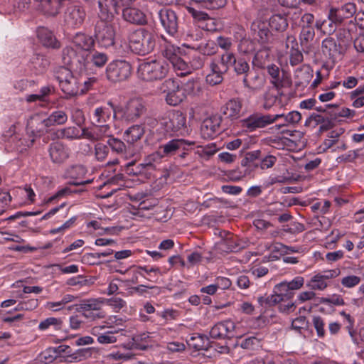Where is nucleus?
I'll use <instances>...</instances> for the list:
<instances>
[{"instance_id": "3c124183", "label": "nucleus", "mask_w": 364, "mask_h": 364, "mask_svg": "<svg viewBox=\"0 0 364 364\" xmlns=\"http://www.w3.org/2000/svg\"><path fill=\"white\" fill-rule=\"evenodd\" d=\"M257 300L258 304L264 309L270 308L280 304L277 296H275L274 293L270 295L265 294L264 296H258Z\"/></svg>"}, {"instance_id": "c03bdc74", "label": "nucleus", "mask_w": 364, "mask_h": 364, "mask_svg": "<svg viewBox=\"0 0 364 364\" xmlns=\"http://www.w3.org/2000/svg\"><path fill=\"white\" fill-rule=\"evenodd\" d=\"M62 320L59 318L49 317L41 321L38 325V329L40 331H46L50 329L51 327L55 331L61 329L62 328Z\"/></svg>"}, {"instance_id": "de8ad7c7", "label": "nucleus", "mask_w": 364, "mask_h": 364, "mask_svg": "<svg viewBox=\"0 0 364 364\" xmlns=\"http://www.w3.org/2000/svg\"><path fill=\"white\" fill-rule=\"evenodd\" d=\"M34 139H26L18 136V139L14 142H11V149L17 152L22 153L33 145Z\"/></svg>"}, {"instance_id": "1a4fd4ad", "label": "nucleus", "mask_w": 364, "mask_h": 364, "mask_svg": "<svg viewBox=\"0 0 364 364\" xmlns=\"http://www.w3.org/2000/svg\"><path fill=\"white\" fill-rule=\"evenodd\" d=\"M235 323L227 319L216 323L210 330V337L216 340H230L236 336Z\"/></svg>"}, {"instance_id": "72a5a7b5", "label": "nucleus", "mask_w": 364, "mask_h": 364, "mask_svg": "<svg viewBox=\"0 0 364 364\" xmlns=\"http://www.w3.org/2000/svg\"><path fill=\"white\" fill-rule=\"evenodd\" d=\"M273 293L277 296L279 303L291 300L294 297V294L287 288L286 280L276 284L274 287Z\"/></svg>"}, {"instance_id": "412c9836", "label": "nucleus", "mask_w": 364, "mask_h": 364, "mask_svg": "<svg viewBox=\"0 0 364 364\" xmlns=\"http://www.w3.org/2000/svg\"><path fill=\"white\" fill-rule=\"evenodd\" d=\"M242 108V100L239 98H232L221 107L220 112L226 118L234 120L240 117Z\"/></svg>"}, {"instance_id": "f257e3e1", "label": "nucleus", "mask_w": 364, "mask_h": 364, "mask_svg": "<svg viewBox=\"0 0 364 364\" xmlns=\"http://www.w3.org/2000/svg\"><path fill=\"white\" fill-rule=\"evenodd\" d=\"M135 0H98L99 20L95 26V36L102 47L108 48L114 43V31L108 23L123 6L129 5Z\"/></svg>"}, {"instance_id": "864d4df0", "label": "nucleus", "mask_w": 364, "mask_h": 364, "mask_svg": "<svg viewBox=\"0 0 364 364\" xmlns=\"http://www.w3.org/2000/svg\"><path fill=\"white\" fill-rule=\"evenodd\" d=\"M312 324L316 331L318 338H323L326 335L325 318L320 316H313Z\"/></svg>"}, {"instance_id": "6e6552de", "label": "nucleus", "mask_w": 364, "mask_h": 364, "mask_svg": "<svg viewBox=\"0 0 364 364\" xmlns=\"http://www.w3.org/2000/svg\"><path fill=\"white\" fill-rule=\"evenodd\" d=\"M55 78L59 82L61 90L69 96H74L78 93L79 82L73 75L71 70H58Z\"/></svg>"}, {"instance_id": "bb28decb", "label": "nucleus", "mask_w": 364, "mask_h": 364, "mask_svg": "<svg viewBox=\"0 0 364 364\" xmlns=\"http://www.w3.org/2000/svg\"><path fill=\"white\" fill-rule=\"evenodd\" d=\"M55 137L58 139H68L70 141L84 139L82 129L80 130L74 126L67 127L58 129L55 132Z\"/></svg>"}, {"instance_id": "680f3d73", "label": "nucleus", "mask_w": 364, "mask_h": 364, "mask_svg": "<svg viewBox=\"0 0 364 364\" xmlns=\"http://www.w3.org/2000/svg\"><path fill=\"white\" fill-rule=\"evenodd\" d=\"M222 73L216 70H209V73L206 74L205 80L210 85H215L223 81Z\"/></svg>"}, {"instance_id": "39448f33", "label": "nucleus", "mask_w": 364, "mask_h": 364, "mask_svg": "<svg viewBox=\"0 0 364 364\" xmlns=\"http://www.w3.org/2000/svg\"><path fill=\"white\" fill-rule=\"evenodd\" d=\"M321 50L324 55L328 56L329 61L328 65H323L322 68H331L336 65V63L342 59L343 48L340 43L331 37L328 36L323 40L321 43Z\"/></svg>"}, {"instance_id": "423d86ee", "label": "nucleus", "mask_w": 364, "mask_h": 364, "mask_svg": "<svg viewBox=\"0 0 364 364\" xmlns=\"http://www.w3.org/2000/svg\"><path fill=\"white\" fill-rule=\"evenodd\" d=\"M86 12L83 6L80 4L69 3L63 14L65 24L68 28H78L84 23Z\"/></svg>"}, {"instance_id": "f03ea898", "label": "nucleus", "mask_w": 364, "mask_h": 364, "mask_svg": "<svg viewBox=\"0 0 364 364\" xmlns=\"http://www.w3.org/2000/svg\"><path fill=\"white\" fill-rule=\"evenodd\" d=\"M268 73L271 76V82L276 87V93L269 91L265 94L264 107L266 109H269L278 100L281 102L284 95L279 92V88L289 87L291 84V77L289 70H268Z\"/></svg>"}, {"instance_id": "69168bd1", "label": "nucleus", "mask_w": 364, "mask_h": 364, "mask_svg": "<svg viewBox=\"0 0 364 364\" xmlns=\"http://www.w3.org/2000/svg\"><path fill=\"white\" fill-rule=\"evenodd\" d=\"M259 344V340L255 336H250L242 340L238 344L242 348L246 350H254Z\"/></svg>"}, {"instance_id": "aec40b11", "label": "nucleus", "mask_w": 364, "mask_h": 364, "mask_svg": "<svg viewBox=\"0 0 364 364\" xmlns=\"http://www.w3.org/2000/svg\"><path fill=\"white\" fill-rule=\"evenodd\" d=\"M186 139H172L167 142L161 144L159 150L163 157H172L179 153L180 149H183L186 145Z\"/></svg>"}, {"instance_id": "6ab92c4d", "label": "nucleus", "mask_w": 364, "mask_h": 364, "mask_svg": "<svg viewBox=\"0 0 364 364\" xmlns=\"http://www.w3.org/2000/svg\"><path fill=\"white\" fill-rule=\"evenodd\" d=\"M268 26V23L260 20L254 21L251 25V31L254 38L262 45L267 43L272 37Z\"/></svg>"}, {"instance_id": "9d476101", "label": "nucleus", "mask_w": 364, "mask_h": 364, "mask_svg": "<svg viewBox=\"0 0 364 364\" xmlns=\"http://www.w3.org/2000/svg\"><path fill=\"white\" fill-rule=\"evenodd\" d=\"M166 89L164 92H166V101L171 106H177L182 102L186 97V90L180 87L178 82L174 80H166L164 83Z\"/></svg>"}, {"instance_id": "b1692460", "label": "nucleus", "mask_w": 364, "mask_h": 364, "mask_svg": "<svg viewBox=\"0 0 364 364\" xmlns=\"http://www.w3.org/2000/svg\"><path fill=\"white\" fill-rule=\"evenodd\" d=\"M107 144L112 152L117 155L124 157L132 155L129 150L130 146L129 145L127 146L122 140L114 137L113 135L107 139Z\"/></svg>"}, {"instance_id": "79ce46f5", "label": "nucleus", "mask_w": 364, "mask_h": 364, "mask_svg": "<svg viewBox=\"0 0 364 364\" xmlns=\"http://www.w3.org/2000/svg\"><path fill=\"white\" fill-rule=\"evenodd\" d=\"M107 79L113 82L127 79L131 75V70H106Z\"/></svg>"}, {"instance_id": "f3484780", "label": "nucleus", "mask_w": 364, "mask_h": 364, "mask_svg": "<svg viewBox=\"0 0 364 364\" xmlns=\"http://www.w3.org/2000/svg\"><path fill=\"white\" fill-rule=\"evenodd\" d=\"M221 117L214 115L203 120L200 132L204 139H213L221 132Z\"/></svg>"}, {"instance_id": "393cba45", "label": "nucleus", "mask_w": 364, "mask_h": 364, "mask_svg": "<svg viewBox=\"0 0 364 364\" xmlns=\"http://www.w3.org/2000/svg\"><path fill=\"white\" fill-rule=\"evenodd\" d=\"M187 344L195 350H208L210 348L209 337L205 334L195 333L187 340Z\"/></svg>"}, {"instance_id": "58836bf2", "label": "nucleus", "mask_w": 364, "mask_h": 364, "mask_svg": "<svg viewBox=\"0 0 364 364\" xmlns=\"http://www.w3.org/2000/svg\"><path fill=\"white\" fill-rule=\"evenodd\" d=\"M53 91V87L50 86H45L41 88L39 93L38 94H32L29 95L26 97V101L28 102H48V100L47 97Z\"/></svg>"}, {"instance_id": "0e129e2a", "label": "nucleus", "mask_w": 364, "mask_h": 364, "mask_svg": "<svg viewBox=\"0 0 364 364\" xmlns=\"http://www.w3.org/2000/svg\"><path fill=\"white\" fill-rule=\"evenodd\" d=\"M81 313V316L88 319L89 321H95L97 319L104 318L105 317V313L102 310L99 311H77Z\"/></svg>"}, {"instance_id": "2eb2a0df", "label": "nucleus", "mask_w": 364, "mask_h": 364, "mask_svg": "<svg viewBox=\"0 0 364 364\" xmlns=\"http://www.w3.org/2000/svg\"><path fill=\"white\" fill-rule=\"evenodd\" d=\"M246 247V242L235 236L220 240L215 245V249L220 253L238 252Z\"/></svg>"}, {"instance_id": "09e8293b", "label": "nucleus", "mask_w": 364, "mask_h": 364, "mask_svg": "<svg viewBox=\"0 0 364 364\" xmlns=\"http://www.w3.org/2000/svg\"><path fill=\"white\" fill-rule=\"evenodd\" d=\"M270 144L277 149H284L285 147L291 146L294 141L287 137L274 136L269 139Z\"/></svg>"}, {"instance_id": "5701e85b", "label": "nucleus", "mask_w": 364, "mask_h": 364, "mask_svg": "<svg viewBox=\"0 0 364 364\" xmlns=\"http://www.w3.org/2000/svg\"><path fill=\"white\" fill-rule=\"evenodd\" d=\"M136 0L134 1V2ZM134 3V1L130 4L129 5L125 6L126 8L123 9L122 10V16L123 18L128 22H130L134 24H144L146 23V17L144 13L134 7H130L129 6L132 5ZM123 6L122 7H124Z\"/></svg>"}, {"instance_id": "a18cd8bd", "label": "nucleus", "mask_w": 364, "mask_h": 364, "mask_svg": "<svg viewBox=\"0 0 364 364\" xmlns=\"http://www.w3.org/2000/svg\"><path fill=\"white\" fill-rule=\"evenodd\" d=\"M306 287L312 291H323L328 287V283L318 273L311 278L306 284Z\"/></svg>"}, {"instance_id": "0eeeda50", "label": "nucleus", "mask_w": 364, "mask_h": 364, "mask_svg": "<svg viewBox=\"0 0 364 364\" xmlns=\"http://www.w3.org/2000/svg\"><path fill=\"white\" fill-rule=\"evenodd\" d=\"M282 115L262 114L260 113H254L247 118L241 121V126L247 132H254L257 129L264 128L266 126L272 124Z\"/></svg>"}, {"instance_id": "7c9ffc66", "label": "nucleus", "mask_w": 364, "mask_h": 364, "mask_svg": "<svg viewBox=\"0 0 364 364\" xmlns=\"http://www.w3.org/2000/svg\"><path fill=\"white\" fill-rule=\"evenodd\" d=\"M84 58L86 60L83 68H87L92 66L102 67L107 63V56L100 52H95L93 54L84 55Z\"/></svg>"}, {"instance_id": "ddd939ff", "label": "nucleus", "mask_w": 364, "mask_h": 364, "mask_svg": "<svg viewBox=\"0 0 364 364\" xmlns=\"http://www.w3.org/2000/svg\"><path fill=\"white\" fill-rule=\"evenodd\" d=\"M84 139L91 141H100L105 137L109 139L112 135L111 127L109 124H96L92 127L82 129Z\"/></svg>"}, {"instance_id": "ea45409f", "label": "nucleus", "mask_w": 364, "mask_h": 364, "mask_svg": "<svg viewBox=\"0 0 364 364\" xmlns=\"http://www.w3.org/2000/svg\"><path fill=\"white\" fill-rule=\"evenodd\" d=\"M199 7L209 10L219 9L223 8L227 0H191Z\"/></svg>"}, {"instance_id": "20e7f679", "label": "nucleus", "mask_w": 364, "mask_h": 364, "mask_svg": "<svg viewBox=\"0 0 364 364\" xmlns=\"http://www.w3.org/2000/svg\"><path fill=\"white\" fill-rule=\"evenodd\" d=\"M160 127L172 136L173 133L186 128V115L178 110L168 112L161 119Z\"/></svg>"}, {"instance_id": "c85d7f7f", "label": "nucleus", "mask_w": 364, "mask_h": 364, "mask_svg": "<svg viewBox=\"0 0 364 364\" xmlns=\"http://www.w3.org/2000/svg\"><path fill=\"white\" fill-rule=\"evenodd\" d=\"M144 134V127L142 125H132L124 132V140L130 146L140 140Z\"/></svg>"}, {"instance_id": "5fc2aeb1", "label": "nucleus", "mask_w": 364, "mask_h": 364, "mask_svg": "<svg viewBox=\"0 0 364 364\" xmlns=\"http://www.w3.org/2000/svg\"><path fill=\"white\" fill-rule=\"evenodd\" d=\"M279 115H282L279 118H284V123L277 125V129H279L280 127L286 126L289 124L298 123L301 119V114L297 111L289 112L287 114H279Z\"/></svg>"}, {"instance_id": "c9c22d12", "label": "nucleus", "mask_w": 364, "mask_h": 364, "mask_svg": "<svg viewBox=\"0 0 364 364\" xmlns=\"http://www.w3.org/2000/svg\"><path fill=\"white\" fill-rule=\"evenodd\" d=\"M73 44L84 50H89L94 46V40L91 36L82 33H77L73 38Z\"/></svg>"}, {"instance_id": "f704fd0d", "label": "nucleus", "mask_w": 364, "mask_h": 364, "mask_svg": "<svg viewBox=\"0 0 364 364\" xmlns=\"http://www.w3.org/2000/svg\"><path fill=\"white\" fill-rule=\"evenodd\" d=\"M156 315L161 318L159 321L156 322V324L164 326L172 321L176 320L180 316V312L173 308H167L162 311H157Z\"/></svg>"}, {"instance_id": "774afa93", "label": "nucleus", "mask_w": 364, "mask_h": 364, "mask_svg": "<svg viewBox=\"0 0 364 364\" xmlns=\"http://www.w3.org/2000/svg\"><path fill=\"white\" fill-rule=\"evenodd\" d=\"M338 9L344 18L353 16L357 11L355 4L350 2L345 4L341 8H338Z\"/></svg>"}, {"instance_id": "bf43d9fd", "label": "nucleus", "mask_w": 364, "mask_h": 364, "mask_svg": "<svg viewBox=\"0 0 364 364\" xmlns=\"http://www.w3.org/2000/svg\"><path fill=\"white\" fill-rule=\"evenodd\" d=\"M91 355L90 349L89 348H80L73 351L70 355L69 362H79L83 359L90 357Z\"/></svg>"}, {"instance_id": "49530a36", "label": "nucleus", "mask_w": 364, "mask_h": 364, "mask_svg": "<svg viewBox=\"0 0 364 364\" xmlns=\"http://www.w3.org/2000/svg\"><path fill=\"white\" fill-rule=\"evenodd\" d=\"M111 116L110 111L105 107H97L92 114V119L95 124H106Z\"/></svg>"}, {"instance_id": "a19ab883", "label": "nucleus", "mask_w": 364, "mask_h": 364, "mask_svg": "<svg viewBox=\"0 0 364 364\" xmlns=\"http://www.w3.org/2000/svg\"><path fill=\"white\" fill-rule=\"evenodd\" d=\"M268 58V52L267 50H259L257 52L253 59L252 65L257 68H274V64H266Z\"/></svg>"}, {"instance_id": "4468645a", "label": "nucleus", "mask_w": 364, "mask_h": 364, "mask_svg": "<svg viewBox=\"0 0 364 364\" xmlns=\"http://www.w3.org/2000/svg\"><path fill=\"white\" fill-rule=\"evenodd\" d=\"M318 125H320L319 132L328 131L334 126V120L331 115V112H326L325 116L313 113L305 121V126L315 128Z\"/></svg>"}, {"instance_id": "6e6d98bb", "label": "nucleus", "mask_w": 364, "mask_h": 364, "mask_svg": "<svg viewBox=\"0 0 364 364\" xmlns=\"http://www.w3.org/2000/svg\"><path fill=\"white\" fill-rule=\"evenodd\" d=\"M166 57L168 58V60L171 64L173 68H186L187 65L184 60H183L178 55L171 53L169 50H166Z\"/></svg>"}, {"instance_id": "e2e57ef3", "label": "nucleus", "mask_w": 364, "mask_h": 364, "mask_svg": "<svg viewBox=\"0 0 364 364\" xmlns=\"http://www.w3.org/2000/svg\"><path fill=\"white\" fill-rule=\"evenodd\" d=\"M31 63L33 68H45L50 65V61L44 55L40 54L34 55L31 59Z\"/></svg>"}, {"instance_id": "4d7b16f0", "label": "nucleus", "mask_w": 364, "mask_h": 364, "mask_svg": "<svg viewBox=\"0 0 364 364\" xmlns=\"http://www.w3.org/2000/svg\"><path fill=\"white\" fill-rule=\"evenodd\" d=\"M94 283V279L92 277L86 278L82 275H78L77 277H73L68 279L67 284L70 286L80 285L90 286Z\"/></svg>"}, {"instance_id": "9b49d317", "label": "nucleus", "mask_w": 364, "mask_h": 364, "mask_svg": "<svg viewBox=\"0 0 364 364\" xmlns=\"http://www.w3.org/2000/svg\"><path fill=\"white\" fill-rule=\"evenodd\" d=\"M160 23L170 36H175L178 31L179 22L176 13L168 8H162L158 11Z\"/></svg>"}, {"instance_id": "a878e982", "label": "nucleus", "mask_w": 364, "mask_h": 364, "mask_svg": "<svg viewBox=\"0 0 364 364\" xmlns=\"http://www.w3.org/2000/svg\"><path fill=\"white\" fill-rule=\"evenodd\" d=\"M68 119L67 113L63 110L56 109L53 111L50 115L41 121V124L45 127L52 126H60L65 124Z\"/></svg>"}, {"instance_id": "f8f14e48", "label": "nucleus", "mask_w": 364, "mask_h": 364, "mask_svg": "<svg viewBox=\"0 0 364 364\" xmlns=\"http://www.w3.org/2000/svg\"><path fill=\"white\" fill-rule=\"evenodd\" d=\"M144 102L140 98L129 100L122 109V118L129 122H133L140 117L145 112Z\"/></svg>"}, {"instance_id": "4c0bfd02", "label": "nucleus", "mask_w": 364, "mask_h": 364, "mask_svg": "<svg viewBox=\"0 0 364 364\" xmlns=\"http://www.w3.org/2000/svg\"><path fill=\"white\" fill-rule=\"evenodd\" d=\"M102 301L97 299H90L82 301L75 305L76 311H99L102 309Z\"/></svg>"}, {"instance_id": "37998d69", "label": "nucleus", "mask_w": 364, "mask_h": 364, "mask_svg": "<svg viewBox=\"0 0 364 364\" xmlns=\"http://www.w3.org/2000/svg\"><path fill=\"white\" fill-rule=\"evenodd\" d=\"M315 36V31L313 26H302L299 35L301 45L303 47H308L313 41Z\"/></svg>"}, {"instance_id": "dca6fc26", "label": "nucleus", "mask_w": 364, "mask_h": 364, "mask_svg": "<svg viewBox=\"0 0 364 364\" xmlns=\"http://www.w3.org/2000/svg\"><path fill=\"white\" fill-rule=\"evenodd\" d=\"M51 161L56 164L64 163L70 156V149L60 141H53L48 149Z\"/></svg>"}, {"instance_id": "473e14b6", "label": "nucleus", "mask_w": 364, "mask_h": 364, "mask_svg": "<svg viewBox=\"0 0 364 364\" xmlns=\"http://www.w3.org/2000/svg\"><path fill=\"white\" fill-rule=\"evenodd\" d=\"M314 70H296L294 85L296 89L303 90L309 84L314 75Z\"/></svg>"}, {"instance_id": "e433bc0d", "label": "nucleus", "mask_w": 364, "mask_h": 364, "mask_svg": "<svg viewBox=\"0 0 364 364\" xmlns=\"http://www.w3.org/2000/svg\"><path fill=\"white\" fill-rule=\"evenodd\" d=\"M268 25L274 30L284 31L288 27V21L286 15L274 14L269 18Z\"/></svg>"}, {"instance_id": "052dcab7", "label": "nucleus", "mask_w": 364, "mask_h": 364, "mask_svg": "<svg viewBox=\"0 0 364 364\" xmlns=\"http://www.w3.org/2000/svg\"><path fill=\"white\" fill-rule=\"evenodd\" d=\"M336 110H333L331 112V115L332 118L335 121L338 119V117H347L351 118L355 115V111L350 109L347 107H343L341 109H338V107L336 108Z\"/></svg>"}, {"instance_id": "2f4dec72", "label": "nucleus", "mask_w": 364, "mask_h": 364, "mask_svg": "<svg viewBox=\"0 0 364 364\" xmlns=\"http://www.w3.org/2000/svg\"><path fill=\"white\" fill-rule=\"evenodd\" d=\"M166 70H136L137 77L144 81L158 80L166 75Z\"/></svg>"}, {"instance_id": "338daca9", "label": "nucleus", "mask_w": 364, "mask_h": 364, "mask_svg": "<svg viewBox=\"0 0 364 364\" xmlns=\"http://www.w3.org/2000/svg\"><path fill=\"white\" fill-rule=\"evenodd\" d=\"M117 341L114 332L111 331H103L102 336H99L98 343L103 345L112 344Z\"/></svg>"}, {"instance_id": "c756f323", "label": "nucleus", "mask_w": 364, "mask_h": 364, "mask_svg": "<svg viewBox=\"0 0 364 364\" xmlns=\"http://www.w3.org/2000/svg\"><path fill=\"white\" fill-rule=\"evenodd\" d=\"M163 158V156L158 149L144 159V165L146 167L149 173H151L154 171H159L161 169V164Z\"/></svg>"}, {"instance_id": "603ef678", "label": "nucleus", "mask_w": 364, "mask_h": 364, "mask_svg": "<svg viewBox=\"0 0 364 364\" xmlns=\"http://www.w3.org/2000/svg\"><path fill=\"white\" fill-rule=\"evenodd\" d=\"M309 326V321L306 316H300L293 319L291 321V328L294 330L299 334H302L303 331Z\"/></svg>"}, {"instance_id": "8fccbe9b", "label": "nucleus", "mask_w": 364, "mask_h": 364, "mask_svg": "<svg viewBox=\"0 0 364 364\" xmlns=\"http://www.w3.org/2000/svg\"><path fill=\"white\" fill-rule=\"evenodd\" d=\"M109 153V149L107 144L98 142L95 145V156L98 161H105Z\"/></svg>"}, {"instance_id": "a211bd4d", "label": "nucleus", "mask_w": 364, "mask_h": 364, "mask_svg": "<svg viewBox=\"0 0 364 364\" xmlns=\"http://www.w3.org/2000/svg\"><path fill=\"white\" fill-rule=\"evenodd\" d=\"M62 60L64 64V68L68 67H75V68H83L86 60L84 58V54H77L76 51L70 47H66L63 50Z\"/></svg>"}, {"instance_id": "4be33fe9", "label": "nucleus", "mask_w": 364, "mask_h": 364, "mask_svg": "<svg viewBox=\"0 0 364 364\" xmlns=\"http://www.w3.org/2000/svg\"><path fill=\"white\" fill-rule=\"evenodd\" d=\"M262 151L260 150H255L246 153L245 157L241 161V166L245 169V174H250V173L259 167V161L261 158Z\"/></svg>"}, {"instance_id": "cd10ccee", "label": "nucleus", "mask_w": 364, "mask_h": 364, "mask_svg": "<svg viewBox=\"0 0 364 364\" xmlns=\"http://www.w3.org/2000/svg\"><path fill=\"white\" fill-rule=\"evenodd\" d=\"M37 36L43 46L52 48H60V43L48 29L43 27L38 28Z\"/></svg>"}, {"instance_id": "13d9d810", "label": "nucleus", "mask_w": 364, "mask_h": 364, "mask_svg": "<svg viewBox=\"0 0 364 364\" xmlns=\"http://www.w3.org/2000/svg\"><path fill=\"white\" fill-rule=\"evenodd\" d=\"M38 306V301L36 299H31L26 301L19 302L14 309V311H32Z\"/></svg>"}, {"instance_id": "7ed1b4c3", "label": "nucleus", "mask_w": 364, "mask_h": 364, "mask_svg": "<svg viewBox=\"0 0 364 364\" xmlns=\"http://www.w3.org/2000/svg\"><path fill=\"white\" fill-rule=\"evenodd\" d=\"M129 45L134 53L144 55L154 48L155 38L154 34L147 30L139 28L129 34Z\"/></svg>"}]
</instances>
